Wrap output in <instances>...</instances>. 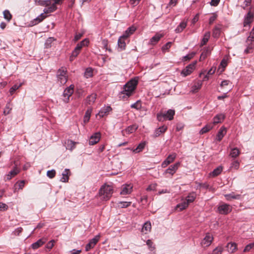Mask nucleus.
<instances>
[{
    "label": "nucleus",
    "mask_w": 254,
    "mask_h": 254,
    "mask_svg": "<svg viewBox=\"0 0 254 254\" xmlns=\"http://www.w3.org/2000/svg\"><path fill=\"white\" fill-rule=\"evenodd\" d=\"M57 81L61 85L66 83L68 79L67 71L64 67L59 68L57 72Z\"/></svg>",
    "instance_id": "20e7f679"
},
{
    "label": "nucleus",
    "mask_w": 254,
    "mask_h": 254,
    "mask_svg": "<svg viewBox=\"0 0 254 254\" xmlns=\"http://www.w3.org/2000/svg\"><path fill=\"white\" fill-rule=\"evenodd\" d=\"M210 36V33L209 32H206L204 35V36L201 40L200 43V46L202 47L203 45H205L206 43L208 41V40Z\"/></svg>",
    "instance_id": "c9c22d12"
},
{
    "label": "nucleus",
    "mask_w": 254,
    "mask_h": 254,
    "mask_svg": "<svg viewBox=\"0 0 254 254\" xmlns=\"http://www.w3.org/2000/svg\"><path fill=\"white\" fill-rule=\"evenodd\" d=\"M180 165V162H177L173 165H171L168 169L165 170L164 174H169L171 176H173L178 170Z\"/></svg>",
    "instance_id": "2eb2a0df"
},
{
    "label": "nucleus",
    "mask_w": 254,
    "mask_h": 254,
    "mask_svg": "<svg viewBox=\"0 0 254 254\" xmlns=\"http://www.w3.org/2000/svg\"><path fill=\"white\" fill-rule=\"evenodd\" d=\"M74 85L71 84L64 91L62 95V99L64 103H67L69 101V98L74 92Z\"/></svg>",
    "instance_id": "0eeeda50"
},
{
    "label": "nucleus",
    "mask_w": 254,
    "mask_h": 254,
    "mask_svg": "<svg viewBox=\"0 0 254 254\" xmlns=\"http://www.w3.org/2000/svg\"><path fill=\"white\" fill-rule=\"evenodd\" d=\"M131 202L130 201H120L119 204H120L121 208H127L130 205Z\"/></svg>",
    "instance_id": "4d7b16f0"
},
{
    "label": "nucleus",
    "mask_w": 254,
    "mask_h": 254,
    "mask_svg": "<svg viewBox=\"0 0 254 254\" xmlns=\"http://www.w3.org/2000/svg\"><path fill=\"white\" fill-rule=\"evenodd\" d=\"M222 171V166H219L217 168L214 169L212 172L209 174V175L212 177H216L221 174Z\"/></svg>",
    "instance_id": "72a5a7b5"
},
{
    "label": "nucleus",
    "mask_w": 254,
    "mask_h": 254,
    "mask_svg": "<svg viewBox=\"0 0 254 254\" xmlns=\"http://www.w3.org/2000/svg\"><path fill=\"white\" fill-rule=\"evenodd\" d=\"M81 49L76 46L74 50L72 51L71 55L69 58L70 61H72L78 55L80 52Z\"/></svg>",
    "instance_id": "bb28decb"
},
{
    "label": "nucleus",
    "mask_w": 254,
    "mask_h": 254,
    "mask_svg": "<svg viewBox=\"0 0 254 254\" xmlns=\"http://www.w3.org/2000/svg\"><path fill=\"white\" fill-rule=\"evenodd\" d=\"M138 128V126L134 124L131 126H128L126 129L125 131L127 132L128 134L131 133L135 131V130Z\"/></svg>",
    "instance_id": "e433bc0d"
},
{
    "label": "nucleus",
    "mask_w": 254,
    "mask_h": 254,
    "mask_svg": "<svg viewBox=\"0 0 254 254\" xmlns=\"http://www.w3.org/2000/svg\"><path fill=\"white\" fill-rule=\"evenodd\" d=\"M175 114L174 110L169 109L167 112H161L157 114V119L160 122H163L165 120H172Z\"/></svg>",
    "instance_id": "423d86ee"
},
{
    "label": "nucleus",
    "mask_w": 254,
    "mask_h": 254,
    "mask_svg": "<svg viewBox=\"0 0 254 254\" xmlns=\"http://www.w3.org/2000/svg\"><path fill=\"white\" fill-rule=\"evenodd\" d=\"M167 129V127L165 126H163L158 128L155 129L154 132V137H156L159 136L161 133H164Z\"/></svg>",
    "instance_id": "4be33fe9"
},
{
    "label": "nucleus",
    "mask_w": 254,
    "mask_h": 254,
    "mask_svg": "<svg viewBox=\"0 0 254 254\" xmlns=\"http://www.w3.org/2000/svg\"><path fill=\"white\" fill-rule=\"evenodd\" d=\"M92 110L91 109H88L85 112V115L84 116V122L86 123L88 122L90 120L91 114Z\"/></svg>",
    "instance_id": "79ce46f5"
},
{
    "label": "nucleus",
    "mask_w": 254,
    "mask_h": 254,
    "mask_svg": "<svg viewBox=\"0 0 254 254\" xmlns=\"http://www.w3.org/2000/svg\"><path fill=\"white\" fill-rule=\"evenodd\" d=\"M48 6L49 7L48 8H45L44 9V13H41L39 16H38L31 21L32 25H36L42 21L45 18H46L47 16L45 14L53 12L57 9L56 4L54 3L52 4L51 3V4Z\"/></svg>",
    "instance_id": "f03ea898"
},
{
    "label": "nucleus",
    "mask_w": 254,
    "mask_h": 254,
    "mask_svg": "<svg viewBox=\"0 0 254 254\" xmlns=\"http://www.w3.org/2000/svg\"><path fill=\"white\" fill-rule=\"evenodd\" d=\"M146 245L148 246L150 251H152L155 249V247L153 246V243L150 240H148L146 241Z\"/></svg>",
    "instance_id": "680f3d73"
},
{
    "label": "nucleus",
    "mask_w": 254,
    "mask_h": 254,
    "mask_svg": "<svg viewBox=\"0 0 254 254\" xmlns=\"http://www.w3.org/2000/svg\"><path fill=\"white\" fill-rule=\"evenodd\" d=\"M3 16L4 18L7 20L8 21H10L11 19V14H10V12L8 10H5L3 12Z\"/></svg>",
    "instance_id": "603ef678"
},
{
    "label": "nucleus",
    "mask_w": 254,
    "mask_h": 254,
    "mask_svg": "<svg viewBox=\"0 0 254 254\" xmlns=\"http://www.w3.org/2000/svg\"><path fill=\"white\" fill-rule=\"evenodd\" d=\"M93 75V69L91 67L87 68L84 72V76L88 78L91 77Z\"/></svg>",
    "instance_id": "49530a36"
},
{
    "label": "nucleus",
    "mask_w": 254,
    "mask_h": 254,
    "mask_svg": "<svg viewBox=\"0 0 254 254\" xmlns=\"http://www.w3.org/2000/svg\"><path fill=\"white\" fill-rule=\"evenodd\" d=\"M55 243V241L54 240H52L49 242L47 245H46V248L48 249L51 250L53 247L54 244Z\"/></svg>",
    "instance_id": "0e129e2a"
},
{
    "label": "nucleus",
    "mask_w": 254,
    "mask_h": 254,
    "mask_svg": "<svg viewBox=\"0 0 254 254\" xmlns=\"http://www.w3.org/2000/svg\"><path fill=\"white\" fill-rule=\"evenodd\" d=\"M70 175V172L69 169H65L62 173V177L60 181L62 182H67L69 179V176Z\"/></svg>",
    "instance_id": "6ab92c4d"
},
{
    "label": "nucleus",
    "mask_w": 254,
    "mask_h": 254,
    "mask_svg": "<svg viewBox=\"0 0 254 254\" xmlns=\"http://www.w3.org/2000/svg\"><path fill=\"white\" fill-rule=\"evenodd\" d=\"M35 3L39 5L48 6L51 3V0H35Z\"/></svg>",
    "instance_id": "c85d7f7f"
},
{
    "label": "nucleus",
    "mask_w": 254,
    "mask_h": 254,
    "mask_svg": "<svg viewBox=\"0 0 254 254\" xmlns=\"http://www.w3.org/2000/svg\"><path fill=\"white\" fill-rule=\"evenodd\" d=\"M195 65V63L191 64L187 66L182 71L181 74L183 76H187L190 75L194 69Z\"/></svg>",
    "instance_id": "ddd939ff"
},
{
    "label": "nucleus",
    "mask_w": 254,
    "mask_h": 254,
    "mask_svg": "<svg viewBox=\"0 0 254 254\" xmlns=\"http://www.w3.org/2000/svg\"><path fill=\"white\" fill-rule=\"evenodd\" d=\"M100 235H96L93 239H91L89 242L85 246V251H89L90 249L94 248L97 243L99 241Z\"/></svg>",
    "instance_id": "9b49d317"
},
{
    "label": "nucleus",
    "mask_w": 254,
    "mask_h": 254,
    "mask_svg": "<svg viewBox=\"0 0 254 254\" xmlns=\"http://www.w3.org/2000/svg\"><path fill=\"white\" fill-rule=\"evenodd\" d=\"M133 186L129 184H124L122 186L121 188L120 194L127 195L130 194L132 191Z\"/></svg>",
    "instance_id": "1a4fd4ad"
},
{
    "label": "nucleus",
    "mask_w": 254,
    "mask_h": 254,
    "mask_svg": "<svg viewBox=\"0 0 254 254\" xmlns=\"http://www.w3.org/2000/svg\"><path fill=\"white\" fill-rule=\"evenodd\" d=\"M19 172V169L15 167L13 170L9 172V174L7 175V180H10L12 177H14Z\"/></svg>",
    "instance_id": "cd10ccee"
},
{
    "label": "nucleus",
    "mask_w": 254,
    "mask_h": 254,
    "mask_svg": "<svg viewBox=\"0 0 254 254\" xmlns=\"http://www.w3.org/2000/svg\"><path fill=\"white\" fill-rule=\"evenodd\" d=\"M172 45V42H167L165 45H164L162 48V50L163 52H165L166 51L168 50L171 46Z\"/></svg>",
    "instance_id": "e2e57ef3"
},
{
    "label": "nucleus",
    "mask_w": 254,
    "mask_h": 254,
    "mask_svg": "<svg viewBox=\"0 0 254 254\" xmlns=\"http://www.w3.org/2000/svg\"><path fill=\"white\" fill-rule=\"evenodd\" d=\"M187 25V22L183 21L181 22L180 24L177 26L175 29V32L177 33H181L186 27Z\"/></svg>",
    "instance_id": "393cba45"
},
{
    "label": "nucleus",
    "mask_w": 254,
    "mask_h": 254,
    "mask_svg": "<svg viewBox=\"0 0 254 254\" xmlns=\"http://www.w3.org/2000/svg\"><path fill=\"white\" fill-rule=\"evenodd\" d=\"M137 84V80L131 79L124 86V90L121 92L123 95V98L129 97L133 92Z\"/></svg>",
    "instance_id": "7ed1b4c3"
},
{
    "label": "nucleus",
    "mask_w": 254,
    "mask_h": 254,
    "mask_svg": "<svg viewBox=\"0 0 254 254\" xmlns=\"http://www.w3.org/2000/svg\"><path fill=\"white\" fill-rule=\"evenodd\" d=\"M190 203H189L188 202H187V201L185 199L183 200V202H182L181 203L178 204L177 205V208H179L180 210L181 211L186 209L188 206V205H189Z\"/></svg>",
    "instance_id": "58836bf2"
},
{
    "label": "nucleus",
    "mask_w": 254,
    "mask_h": 254,
    "mask_svg": "<svg viewBox=\"0 0 254 254\" xmlns=\"http://www.w3.org/2000/svg\"><path fill=\"white\" fill-rule=\"evenodd\" d=\"M24 185H25L24 181H21L19 182H17L15 185V187L16 189L17 188V187H18V189H22L24 186Z\"/></svg>",
    "instance_id": "052dcab7"
},
{
    "label": "nucleus",
    "mask_w": 254,
    "mask_h": 254,
    "mask_svg": "<svg viewBox=\"0 0 254 254\" xmlns=\"http://www.w3.org/2000/svg\"><path fill=\"white\" fill-rule=\"evenodd\" d=\"M111 111L112 108L110 106L104 107L101 109L100 111L98 114V115L100 118H103L107 116Z\"/></svg>",
    "instance_id": "f3484780"
},
{
    "label": "nucleus",
    "mask_w": 254,
    "mask_h": 254,
    "mask_svg": "<svg viewBox=\"0 0 254 254\" xmlns=\"http://www.w3.org/2000/svg\"><path fill=\"white\" fill-rule=\"evenodd\" d=\"M213 240V236L211 234L207 233L205 234L204 238L201 241V245L205 248L209 246Z\"/></svg>",
    "instance_id": "6e6552de"
},
{
    "label": "nucleus",
    "mask_w": 254,
    "mask_h": 254,
    "mask_svg": "<svg viewBox=\"0 0 254 254\" xmlns=\"http://www.w3.org/2000/svg\"><path fill=\"white\" fill-rule=\"evenodd\" d=\"M127 39V38H126V37H124V35H122L119 38L118 44L119 48H120L121 50H123L125 49L126 44L125 40Z\"/></svg>",
    "instance_id": "aec40b11"
},
{
    "label": "nucleus",
    "mask_w": 254,
    "mask_h": 254,
    "mask_svg": "<svg viewBox=\"0 0 254 254\" xmlns=\"http://www.w3.org/2000/svg\"><path fill=\"white\" fill-rule=\"evenodd\" d=\"M195 55V53L194 52H192L190 54H189L187 55H186V56H185L184 57V59L186 60V61H187V60H190L191 59H192L194 56V55Z\"/></svg>",
    "instance_id": "69168bd1"
},
{
    "label": "nucleus",
    "mask_w": 254,
    "mask_h": 254,
    "mask_svg": "<svg viewBox=\"0 0 254 254\" xmlns=\"http://www.w3.org/2000/svg\"><path fill=\"white\" fill-rule=\"evenodd\" d=\"M145 142H141L138 145V146H137V147L135 149L132 150V151L134 153H139L143 150V149L145 147Z\"/></svg>",
    "instance_id": "4c0bfd02"
},
{
    "label": "nucleus",
    "mask_w": 254,
    "mask_h": 254,
    "mask_svg": "<svg viewBox=\"0 0 254 254\" xmlns=\"http://www.w3.org/2000/svg\"><path fill=\"white\" fill-rule=\"evenodd\" d=\"M236 244L235 243H228L226 246V249L229 253H234L236 250Z\"/></svg>",
    "instance_id": "2f4dec72"
},
{
    "label": "nucleus",
    "mask_w": 254,
    "mask_h": 254,
    "mask_svg": "<svg viewBox=\"0 0 254 254\" xmlns=\"http://www.w3.org/2000/svg\"><path fill=\"white\" fill-rule=\"evenodd\" d=\"M163 36L162 34L156 33L153 37L150 40V43L151 45H155L157 43L160 39Z\"/></svg>",
    "instance_id": "5701e85b"
},
{
    "label": "nucleus",
    "mask_w": 254,
    "mask_h": 254,
    "mask_svg": "<svg viewBox=\"0 0 254 254\" xmlns=\"http://www.w3.org/2000/svg\"><path fill=\"white\" fill-rule=\"evenodd\" d=\"M177 157L176 153L170 154L167 158L162 163L161 166L163 168L166 167L168 165L172 163Z\"/></svg>",
    "instance_id": "9d476101"
},
{
    "label": "nucleus",
    "mask_w": 254,
    "mask_h": 254,
    "mask_svg": "<svg viewBox=\"0 0 254 254\" xmlns=\"http://www.w3.org/2000/svg\"><path fill=\"white\" fill-rule=\"evenodd\" d=\"M56 171L54 169L51 170H49L47 172V176L50 179H52L55 177L56 175Z\"/></svg>",
    "instance_id": "5fc2aeb1"
},
{
    "label": "nucleus",
    "mask_w": 254,
    "mask_h": 254,
    "mask_svg": "<svg viewBox=\"0 0 254 254\" xmlns=\"http://www.w3.org/2000/svg\"><path fill=\"white\" fill-rule=\"evenodd\" d=\"M222 119V115L221 114L216 115L214 117L213 124L216 125L218 123H221Z\"/></svg>",
    "instance_id": "09e8293b"
},
{
    "label": "nucleus",
    "mask_w": 254,
    "mask_h": 254,
    "mask_svg": "<svg viewBox=\"0 0 254 254\" xmlns=\"http://www.w3.org/2000/svg\"><path fill=\"white\" fill-rule=\"evenodd\" d=\"M96 94L92 93L91 95L87 96L86 98V103L89 105H91L94 103L96 99Z\"/></svg>",
    "instance_id": "c756f323"
},
{
    "label": "nucleus",
    "mask_w": 254,
    "mask_h": 254,
    "mask_svg": "<svg viewBox=\"0 0 254 254\" xmlns=\"http://www.w3.org/2000/svg\"><path fill=\"white\" fill-rule=\"evenodd\" d=\"M151 230V224L150 221L146 222L143 225L142 228V232L144 234H147L150 232Z\"/></svg>",
    "instance_id": "b1692460"
},
{
    "label": "nucleus",
    "mask_w": 254,
    "mask_h": 254,
    "mask_svg": "<svg viewBox=\"0 0 254 254\" xmlns=\"http://www.w3.org/2000/svg\"><path fill=\"white\" fill-rule=\"evenodd\" d=\"M47 240L45 238H42L39 240H38L37 242L33 243L31 245V248L34 249L36 250L42 246L45 243Z\"/></svg>",
    "instance_id": "a211bd4d"
},
{
    "label": "nucleus",
    "mask_w": 254,
    "mask_h": 254,
    "mask_svg": "<svg viewBox=\"0 0 254 254\" xmlns=\"http://www.w3.org/2000/svg\"><path fill=\"white\" fill-rule=\"evenodd\" d=\"M195 193L194 192H190L188 194L185 199L189 202V203H190L195 200Z\"/></svg>",
    "instance_id": "a19ab883"
},
{
    "label": "nucleus",
    "mask_w": 254,
    "mask_h": 254,
    "mask_svg": "<svg viewBox=\"0 0 254 254\" xmlns=\"http://www.w3.org/2000/svg\"><path fill=\"white\" fill-rule=\"evenodd\" d=\"M240 154V151L237 148H235L231 150L230 156L232 158H236Z\"/></svg>",
    "instance_id": "a18cd8bd"
},
{
    "label": "nucleus",
    "mask_w": 254,
    "mask_h": 254,
    "mask_svg": "<svg viewBox=\"0 0 254 254\" xmlns=\"http://www.w3.org/2000/svg\"><path fill=\"white\" fill-rule=\"evenodd\" d=\"M54 41L53 38H49L45 42V46L46 48H49L51 47L52 43Z\"/></svg>",
    "instance_id": "6e6d98bb"
},
{
    "label": "nucleus",
    "mask_w": 254,
    "mask_h": 254,
    "mask_svg": "<svg viewBox=\"0 0 254 254\" xmlns=\"http://www.w3.org/2000/svg\"><path fill=\"white\" fill-rule=\"evenodd\" d=\"M202 81H198L195 83L192 87L191 91L193 93L196 92L202 86Z\"/></svg>",
    "instance_id": "f704fd0d"
},
{
    "label": "nucleus",
    "mask_w": 254,
    "mask_h": 254,
    "mask_svg": "<svg viewBox=\"0 0 254 254\" xmlns=\"http://www.w3.org/2000/svg\"><path fill=\"white\" fill-rule=\"evenodd\" d=\"M254 15L251 11L248 12L244 17L243 25L244 27L250 26L251 23L254 20Z\"/></svg>",
    "instance_id": "f8f14e48"
},
{
    "label": "nucleus",
    "mask_w": 254,
    "mask_h": 254,
    "mask_svg": "<svg viewBox=\"0 0 254 254\" xmlns=\"http://www.w3.org/2000/svg\"><path fill=\"white\" fill-rule=\"evenodd\" d=\"M223 98H224L226 96L224 95L226 93H227L228 92L231 91L233 88L232 83L229 80H223Z\"/></svg>",
    "instance_id": "4468645a"
},
{
    "label": "nucleus",
    "mask_w": 254,
    "mask_h": 254,
    "mask_svg": "<svg viewBox=\"0 0 254 254\" xmlns=\"http://www.w3.org/2000/svg\"><path fill=\"white\" fill-rule=\"evenodd\" d=\"M76 143V142L71 140H68L66 142V149L72 150L75 148Z\"/></svg>",
    "instance_id": "37998d69"
},
{
    "label": "nucleus",
    "mask_w": 254,
    "mask_h": 254,
    "mask_svg": "<svg viewBox=\"0 0 254 254\" xmlns=\"http://www.w3.org/2000/svg\"><path fill=\"white\" fill-rule=\"evenodd\" d=\"M88 43H89V40L87 39H85L83 40H82V41H81L80 43L77 44L76 46L78 47L80 49H81V48L83 47L87 46Z\"/></svg>",
    "instance_id": "8fccbe9b"
},
{
    "label": "nucleus",
    "mask_w": 254,
    "mask_h": 254,
    "mask_svg": "<svg viewBox=\"0 0 254 254\" xmlns=\"http://www.w3.org/2000/svg\"><path fill=\"white\" fill-rule=\"evenodd\" d=\"M136 30L135 27L132 26L131 27H128L123 34L124 37H126V38H128L130 35L132 34L133 32Z\"/></svg>",
    "instance_id": "a878e982"
},
{
    "label": "nucleus",
    "mask_w": 254,
    "mask_h": 254,
    "mask_svg": "<svg viewBox=\"0 0 254 254\" xmlns=\"http://www.w3.org/2000/svg\"><path fill=\"white\" fill-rule=\"evenodd\" d=\"M239 166H240L239 162L238 161H234V162H233L231 163L230 168L231 169H234L235 170H238L239 168Z\"/></svg>",
    "instance_id": "864d4df0"
},
{
    "label": "nucleus",
    "mask_w": 254,
    "mask_h": 254,
    "mask_svg": "<svg viewBox=\"0 0 254 254\" xmlns=\"http://www.w3.org/2000/svg\"><path fill=\"white\" fill-rule=\"evenodd\" d=\"M156 186H157V184H151L146 189V190L147 191L155 190H156Z\"/></svg>",
    "instance_id": "338daca9"
},
{
    "label": "nucleus",
    "mask_w": 254,
    "mask_h": 254,
    "mask_svg": "<svg viewBox=\"0 0 254 254\" xmlns=\"http://www.w3.org/2000/svg\"><path fill=\"white\" fill-rule=\"evenodd\" d=\"M130 107L131 108H134L136 110H139L141 108V102L138 100L135 103L131 105Z\"/></svg>",
    "instance_id": "3c124183"
},
{
    "label": "nucleus",
    "mask_w": 254,
    "mask_h": 254,
    "mask_svg": "<svg viewBox=\"0 0 254 254\" xmlns=\"http://www.w3.org/2000/svg\"><path fill=\"white\" fill-rule=\"evenodd\" d=\"M22 85V84H20L19 85H17L16 84L14 85L12 87H11L9 89V92L11 95H12L14 92L17 90Z\"/></svg>",
    "instance_id": "bf43d9fd"
},
{
    "label": "nucleus",
    "mask_w": 254,
    "mask_h": 254,
    "mask_svg": "<svg viewBox=\"0 0 254 254\" xmlns=\"http://www.w3.org/2000/svg\"><path fill=\"white\" fill-rule=\"evenodd\" d=\"M210 54V50L209 48H207L204 49L200 56L199 60H204Z\"/></svg>",
    "instance_id": "473e14b6"
},
{
    "label": "nucleus",
    "mask_w": 254,
    "mask_h": 254,
    "mask_svg": "<svg viewBox=\"0 0 254 254\" xmlns=\"http://www.w3.org/2000/svg\"><path fill=\"white\" fill-rule=\"evenodd\" d=\"M222 25L221 24L217 25L213 29L212 35L214 38H218L221 33Z\"/></svg>",
    "instance_id": "412c9836"
},
{
    "label": "nucleus",
    "mask_w": 254,
    "mask_h": 254,
    "mask_svg": "<svg viewBox=\"0 0 254 254\" xmlns=\"http://www.w3.org/2000/svg\"><path fill=\"white\" fill-rule=\"evenodd\" d=\"M101 138V134L100 132H96L92 135L89 140V144L91 145H93L98 143Z\"/></svg>",
    "instance_id": "dca6fc26"
},
{
    "label": "nucleus",
    "mask_w": 254,
    "mask_h": 254,
    "mask_svg": "<svg viewBox=\"0 0 254 254\" xmlns=\"http://www.w3.org/2000/svg\"><path fill=\"white\" fill-rule=\"evenodd\" d=\"M213 127V126L212 124H209L206 125L205 127H204L201 129L200 130L199 133L201 134H203L204 133H205L207 132L208 131H209L211 129H212Z\"/></svg>",
    "instance_id": "ea45409f"
},
{
    "label": "nucleus",
    "mask_w": 254,
    "mask_h": 254,
    "mask_svg": "<svg viewBox=\"0 0 254 254\" xmlns=\"http://www.w3.org/2000/svg\"><path fill=\"white\" fill-rule=\"evenodd\" d=\"M216 69V67H212L207 72V74L206 75H204V77H203L202 80L203 81H206L208 80L209 79V76L211 75H212L215 71Z\"/></svg>",
    "instance_id": "7c9ffc66"
},
{
    "label": "nucleus",
    "mask_w": 254,
    "mask_h": 254,
    "mask_svg": "<svg viewBox=\"0 0 254 254\" xmlns=\"http://www.w3.org/2000/svg\"><path fill=\"white\" fill-rule=\"evenodd\" d=\"M113 193V187L105 184L101 187L98 193V196L101 200L107 201L110 199Z\"/></svg>",
    "instance_id": "f257e3e1"
},
{
    "label": "nucleus",
    "mask_w": 254,
    "mask_h": 254,
    "mask_svg": "<svg viewBox=\"0 0 254 254\" xmlns=\"http://www.w3.org/2000/svg\"><path fill=\"white\" fill-rule=\"evenodd\" d=\"M232 210V207L229 205L223 204V214H227Z\"/></svg>",
    "instance_id": "de8ad7c7"
},
{
    "label": "nucleus",
    "mask_w": 254,
    "mask_h": 254,
    "mask_svg": "<svg viewBox=\"0 0 254 254\" xmlns=\"http://www.w3.org/2000/svg\"><path fill=\"white\" fill-rule=\"evenodd\" d=\"M253 247H254V243H252L246 246L244 250V252H249L250 251L251 249H252Z\"/></svg>",
    "instance_id": "774afa93"
},
{
    "label": "nucleus",
    "mask_w": 254,
    "mask_h": 254,
    "mask_svg": "<svg viewBox=\"0 0 254 254\" xmlns=\"http://www.w3.org/2000/svg\"><path fill=\"white\" fill-rule=\"evenodd\" d=\"M102 44L103 46L104 49H106V50H108L109 52H111L112 51L111 48H110L108 47V41L107 40H106V39L103 40L102 42Z\"/></svg>",
    "instance_id": "13d9d810"
},
{
    "label": "nucleus",
    "mask_w": 254,
    "mask_h": 254,
    "mask_svg": "<svg viewBox=\"0 0 254 254\" xmlns=\"http://www.w3.org/2000/svg\"><path fill=\"white\" fill-rule=\"evenodd\" d=\"M254 26L252 29L249 36L247 38L246 41V48L244 50V53L246 54L252 53L254 48Z\"/></svg>",
    "instance_id": "39448f33"
},
{
    "label": "nucleus",
    "mask_w": 254,
    "mask_h": 254,
    "mask_svg": "<svg viewBox=\"0 0 254 254\" xmlns=\"http://www.w3.org/2000/svg\"><path fill=\"white\" fill-rule=\"evenodd\" d=\"M11 104H10V101H9L7 102V103L6 104V106L4 109V111H3V114L6 116L8 114H9L10 113V111L12 109V108H11Z\"/></svg>",
    "instance_id": "c03bdc74"
}]
</instances>
